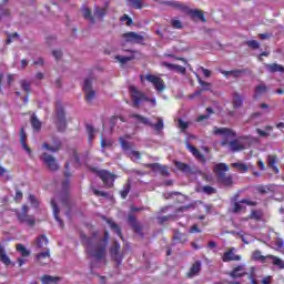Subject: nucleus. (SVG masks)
Masks as SVG:
<instances>
[{"instance_id":"nucleus-1","label":"nucleus","mask_w":284,"mask_h":284,"mask_svg":"<svg viewBox=\"0 0 284 284\" xmlns=\"http://www.w3.org/2000/svg\"><path fill=\"white\" fill-rule=\"evenodd\" d=\"M82 244L84 245L87 253L89 256L97 258V261H101L105 258L108 247V239L109 235L105 233V240L98 242L94 237H87L85 235H81Z\"/></svg>"},{"instance_id":"nucleus-2","label":"nucleus","mask_w":284,"mask_h":284,"mask_svg":"<svg viewBox=\"0 0 284 284\" xmlns=\"http://www.w3.org/2000/svg\"><path fill=\"white\" fill-rule=\"evenodd\" d=\"M129 119H136V121L139 123H142V125H149V128H153V130H155V132H161V130H163V128H165V125L163 124V119L159 118L158 122L154 124L150 121V119L141 115V114H136V113H132L129 115Z\"/></svg>"},{"instance_id":"nucleus-3","label":"nucleus","mask_w":284,"mask_h":284,"mask_svg":"<svg viewBox=\"0 0 284 284\" xmlns=\"http://www.w3.org/2000/svg\"><path fill=\"white\" fill-rule=\"evenodd\" d=\"M129 92L131 94L133 108H140L143 101H150V98H148L145 92L138 90L134 85L129 87Z\"/></svg>"},{"instance_id":"nucleus-4","label":"nucleus","mask_w":284,"mask_h":284,"mask_svg":"<svg viewBox=\"0 0 284 284\" xmlns=\"http://www.w3.org/2000/svg\"><path fill=\"white\" fill-rule=\"evenodd\" d=\"M55 114H57V129L58 132H65V128H68V123L65 122V110L61 102H57L55 105Z\"/></svg>"},{"instance_id":"nucleus-5","label":"nucleus","mask_w":284,"mask_h":284,"mask_svg":"<svg viewBox=\"0 0 284 284\" xmlns=\"http://www.w3.org/2000/svg\"><path fill=\"white\" fill-rule=\"evenodd\" d=\"M40 160L51 172H57V170L60 168L59 160L49 153H42Z\"/></svg>"},{"instance_id":"nucleus-6","label":"nucleus","mask_w":284,"mask_h":284,"mask_svg":"<svg viewBox=\"0 0 284 284\" xmlns=\"http://www.w3.org/2000/svg\"><path fill=\"white\" fill-rule=\"evenodd\" d=\"M43 150H47L48 152H51L52 154H57V152H61L62 148H63V142L61 141V139L53 136L51 144L48 142H44L42 144Z\"/></svg>"},{"instance_id":"nucleus-7","label":"nucleus","mask_w":284,"mask_h":284,"mask_svg":"<svg viewBox=\"0 0 284 284\" xmlns=\"http://www.w3.org/2000/svg\"><path fill=\"white\" fill-rule=\"evenodd\" d=\"M122 39H124L126 43H136L139 45H143V41H145V37L134 31L123 33Z\"/></svg>"},{"instance_id":"nucleus-8","label":"nucleus","mask_w":284,"mask_h":284,"mask_svg":"<svg viewBox=\"0 0 284 284\" xmlns=\"http://www.w3.org/2000/svg\"><path fill=\"white\" fill-rule=\"evenodd\" d=\"M145 79L149 83H152L156 92H163V90H165V81H163L161 77L149 73L145 75Z\"/></svg>"},{"instance_id":"nucleus-9","label":"nucleus","mask_w":284,"mask_h":284,"mask_svg":"<svg viewBox=\"0 0 284 284\" xmlns=\"http://www.w3.org/2000/svg\"><path fill=\"white\" fill-rule=\"evenodd\" d=\"M144 168H149L150 170H152L156 174H160L161 176H170V169L168 168V165H162L159 163H148L144 164Z\"/></svg>"},{"instance_id":"nucleus-10","label":"nucleus","mask_w":284,"mask_h":284,"mask_svg":"<svg viewBox=\"0 0 284 284\" xmlns=\"http://www.w3.org/2000/svg\"><path fill=\"white\" fill-rule=\"evenodd\" d=\"M175 169L179 170V172H182V174H194L196 172L195 165H190L187 163H183L181 161H174Z\"/></svg>"},{"instance_id":"nucleus-11","label":"nucleus","mask_w":284,"mask_h":284,"mask_svg":"<svg viewBox=\"0 0 284 284\" xmlns=\"http://www.w3.org/2000/svg\"><path fill=\"white\" fill-rule=\"evenodd\" d=\"M186 14H189V17L193 20V21H202V23H207V19H205V13L203 12V10H199V9H187L186 10Z\"/></svg>"},{"instance_id":"nucleus-12","label":"nucleus","mask_w":284,"mask_h":284,"mask_svg":"<svg viewBox=\"0 0 284 284\" xmlns=\"http://www.w3.org/2000/svg\"><path fill=\"white\" fill-rule=\"evenodd\" d=\"M89 170L99 176V179H116V174L108 170H99L97 166H90Z\"/></svg>"},{"instance_id":"nucleus-13","label":"nucleus","mask_w":284,"mask_h":284,"mask_svg":"<svg viewBox=\"0 0 284 284\" xmlns=\"http://www.w3.org/2000/svg\"><path fill=\"white\" fill-rule=\"evenodd\" d=\"M186 148L191 152V154H193L194 159H196L201 163H207V158H205V154L201 153V151L196 149V146L186 143Z\"/></svg>"},{"instance_id":"nucleus-14","label":"nucleus","mask_w":284,"mask_h":284,"mask_svg":"<svg viewBox=\"0 0 284 284\" xmlns=\"http://www.w3.org/2000/svg\"><path fill=\"white\" fill-rule=\"evenodd\" d=\"M28 134L26 133V128L20 129V144L23 148V150L29 154V156L32 159V149L28 146Z\"/></svg>"},{"instance_id":"nucleus-15","label":"nucleus","mask_w":284,"mask_h":284,"mask_svg":"<svg viewBox=\"0 0 284 284\" xmlns=\"http://www.w3.org/2000/svg\"><path fill=\"white\" fill-rule=\"evenodd\" d=\"M17 219L19 223H24L26 225H29V227H34V216L29 215L28 213H17Z\"/></svg>"},{"instance_id":"nucleus-16","label":"nucleus","mask_w":284,"mask_h":284,"mask_svg":"<svg viewBox=\"0 0 284 284\" xmlns=\"http://www.w3.org/2000/svg\"><path fill=\"white\" fill-rule=\"evenodd\" d=\"M236 252L235 247L229 248L222 256L224 263H230V261H241V255L234 254Z\"/></svg>"},{"instance_id":"nucleus-17","label":"nucleus","mask_w":284,"mask_h":284,"mask_svg":"<svg viewBox=\"0 0 284 284\" xmlns=\"http://www.w3.org/2000/svg\"><path fill=\"white\" fill-rule=\"evenodd\" d=\"M161 6H169L170 8H174L175 10H180L181 12H187L189 8L185 3L179 1H161Z\"/></svg>"},{"instance_id":"nucleus-18","label":"nucleus","mask_w":284,"mask_h":284,"mask_svg":"<svg viewBox=\"0 0 284 284\" xmlns=\"http://www.w3.org/2000/svg\"><path fill=\"white\" fill-rule=\"evenodd\" d=\"M213 172L216 174V176H220V179H225V172H230V165L225 163H217L213 168Z\"/></svg>"},{"instance_id":"nucleus-19","label":"nucleus","mask_w":284,"mask_h":284,"mask_svg":"<svg viewBox=\"0 0 284 284\" xmlns=\"http://www.w3.org/2000/svg\"><path fill=\"white\" fill-rule=\"evenodd\" d=\"M232 97H233V100H232L233 110H239V108H243L245 95L239 92H233Z\"/></svg>"},{"instance_id":"nucleus-20","label":"nucleus","mask_w":284,"mask_h":284,"mask_svg":"<svg viewBox=\"0 0 284 284\" xmlns=\"http://www.w3.org/2000/svg\"><path fill=\"white\" fill-rule=\"evenodd\" d=\"M213 134L219 135V136H236V132L232 129L227 128H217L214 126L213 129Z\"/></svg>"},{"instance_id":"nucleus-21","label":"nucleus","mask_w":284,"mask_h":284,"mask_svg":"<svg viewBox=\"0 0 284 284\" xmlns=\"http://www.w3.org/2000/svg\"><path fill=\"white\" fill-rule=\"evenodd\" d=\"M163 68H166L171 71H175L178 74H185L187 72V69L185 67L170 63V62H162Z\"/></svg>"},{"instance_id":"nucleus-22","label":"nucleus","mask_w":284,"mask_h":284,"mask_svg":"<svg viewBox=\"0 0 284 284\" xmlns=\"http://www.w3.org/2000/svg\"><path fill=\"white\" fill-rule=\"evenodd\" d=\"M221 74H224L226 79L230 77V74L233 75V79H239L241 74H247V69H235L231 71L220 70Z\"/></svg>"},{"instance_id":"nucleus-23","label":"nucleus","mask_w":284,"mask_h":284,"mask_svg":"<svg viewBox=\"0 0 284 284\" xmlns=\"http://www.w3.org/2000/svg\"><path fill=\"white\" fill-rule=\"evenodd\" d=\"M267 166L273 170L274 174H278L280 170L278 166H276V163H278V158L276 155H268L266 159Z\"/></svg>"},{"instance_id":"nucleus-24","label":"nucleus","mask_w":284,"mask_h":284,"mask_svg":"<svg viewBox=\"0 0 284 284\" xmlns=\"http://www.w3.org/2000/svg\"><path fill=\"white\" fill-rule=\"evenodd\" d=\"M201 272V261H196L187 272L186 276L187 278H194V276H199Z\"/></svg>"},{"instance_id":"nucleus-25","label":"nucleus","mask_w":284,"mask_h":284,"mask_svg":"<svg viewBox=\"0 0 284 284\" xmlns=\"http://www.w3.org/2000/svg\"><path fill=\"white\" fill-rule=\"evenodd\" d=\"M268 90H270V88H267V85H265V84L256 85L253 99H261V97H263V94L267 93Z\"/></svg>"},{"instance_id":"nucleus-26","label":"nucleus","mask_w":284,"mask_h":284,"mask_svg":"<svg viewBox=\"0 0 284 284\" xmlns=\"http://www.w3.org/2000/svg\"><path fill=\"white\" fill-rule=\"evenodd\" d=\"M97 129L92 124H87V133H88V143L89 145H92V141H94L97 134Z\"/></svg>"},{"instance_id":"nucleus-27","label":"nucleus","mask_w":284,"mask_h":284,"mask_svg":"<svg viewBox=\"0 0 284 284\" xmlns=\"http://www.w3.org/2000/svg\"><path fill=\"white\" fill-rule=\"evenodd\" d=\"M0 261L4 265H12V261H10V257L2 245H0Z\"/></svg>"},{"instance_id":"nucleus-28","label":"nucleus","mask_w":284,"mask_h":284,"mask_svg":"<svg viewBox=\"0 0 284 284\" xmlns=\"http://www.w3.org/2000/svg\"><path fill=\"white\" fill-rule=\"evenodd\" d=\"M251 221H255L258 223L260 221H263V211L262 210H252L248 214Z\"/></svg>"},{"instance_id":"nucleus-29","label":"nucleus","mask_w":284,"mask_h":284,"mask_svg":"<svg viewBox=\"0 0 284 284\" xmlns=\"http://www.w3.org/2000/svg\"><path fill=\"white\" fill-rule=\"evenodd\" d=\"M230 148H231L232 152H241V151L245 150V145H243V143L239 142V140H232L230 142Z\"/></svg>"},{"instance_id":"nucleus-30","label":"nucleus","mask_w":284,"mask_h":284,"mask_svg":"<svg viewBox=\"0 0 284 284\" xmlns=\"http://www.w3.org/2000/svg\"><path fill=\"white\" fill-rule=\"evenodd\" d=\"M41 283L42 284H50V283H59V281H61L60 277H57V276H52V275H43L41 278H40Z\"/></svg>"},{"instance_id":"nucleus-31","label":"nucleus","mask_w":284,"mask_h":284,"mask_svg":"<svg viewBox=\"0 0 284 284\" xmlns=\"http://www.w3.org/2000/svg\"><path fill=\"white\" fill-rule=\"evenodd\" d=\"M31 128L36 132H41L42 123L40 122L39 118L36 114L31 115Z\"/></svg>"},{"instance_id":"nucleus-32","label":"nucleus","mask_w":284,"mask_h":284,"mask_svg":"<svg viewBox=\"0 0 284 284\" xmlns=\"http://www.w3.org/2000/svg\"><path fill=\"white\" fill-rule=\"evenodd\" d=\"M232 278H241V276H245V268L243 266H237L231 272Z\"/></svg>"},{"instance_id":"nucleus-33","label":"nucleus","mask_w":284,"mask_h":284,"mask_svg":"<svg viewBox=\"0 0 284 284\" xmlns=\"http://www.w3.org/2000/svg\"><path fill=\"white\" fill-rule=\"evenodd\" d=\"M51 205L53 207V216L55 219V221H58V223L63 227V221H61V219L59 217V206L57 205V202L54 200H51Z\"/></svg>"},{"instance_id":"nucleus-34","label":"nucleus","mask_w":284,"mask_h":284,"mask_svg":"<svg viewBox=\"0 0 284 284\" xmlns=\"http://www.w3.org/2000/svg\"><path fill=\"white\" fill-rule=\"evenodd\" d=\"M231 165H232V168H235V170H237V172H242V173L248 172V170H250V165H247L245 163L235 162V163H232Z\"/></svg>"},{"instance_id":"nucleus-35","label":"nucleus","mask_w":284,"mask_h":284,"mask_svg":"<svg viewBox=\"0 0 284 284\" xmlns=\"http://www.w3.org/2000/svg\"><path fill=\"white\" fill-rule=\"evenodd\" d=\"M245 210H247V207L243 205V202L240 201L233 203V214H240V212H245Z\"/></svg>"},{"instance_id":"nucleus-36","label":"nucleus","mask_w":284,"mask_h":284,"mask_svg":"<svg viewBox=\"0 0 284 284\" xmlns=\"http://www.w3.org/2000/svg\"><path fill=\"white\" fill-rule=\"evenodd\" d=\"M16 250L17 252H19L21 254V256H23L24 258H27V256H30V251L23 245V244H17L16 245Z\"/></svg>"},{"instance_id":"nucleus-37","label":"nucleus","mask_w":284,"mask_h":284,"mask_svg":"<svg viewBox=\"0 0 284 284\" xmlns=\"http://www.w3.org/2000/svg\"><path fill=\"white\" fill-rule=\"evenodd\" d=\"M173 241H175V243H185L187 241V237H185V234L175 231L173 235Z\"/></svg>"},{"instance_id":"nucleus-38","label":"nucleus","mask_w":284,"mask_h":284,"mask_svg":"<svg viewBox=\"0 0 284 284\" xmlns=\"http://www.w3.org/2000/svg\"><path fill=\"white\" fill-rule=\"evenodd\" d=\"M38 261H40V265H45L47 263L43 262V258H50V250L45 248L44 252H41L37 255Z\"/></svg>"},{"instance_id":"nucleus-39","label":"nucleus","mask_w":284,"mask_h":284,"mask_svg":"<svg viewBox=\"0 0 284 284\" xmlns=\"http://www.w3.org/2000/svg\"><path fill=\"white\" fill-rule=\"evenodd\" d=\"M270 72H281L284 73V67L282 64L272 63L267 65Z\"/></svg>"},{"instance_id":"nucleus-40","label":"nucleus","mask_w":284,"mask_h":284,"mask_svg":"<svg viewBox=\"0 0 284 284\" xmlns=\"http://www.w3.org/2000/svg\"><path fill=\"white\" fill-rule=\"evenodd\" d=\"M37 245L40 250L45 248L48 246V237L45 235L38 237Z\"/></svg>"},{"instance_id":"nucleus-41","label":"nucleus","mask_w":284,"mask_h":284,"mask_svg":"<svg viewBox=\"0 0 284 284\" xmlns=\"http://www.w3.org/2000/svg\"><path fill=\"white\" fill-rule=\"evenodd\" d=\"M266 258H272L273 260V265H276L280 267V270H284V262L283 260L278 258L277 256L274 255H267Z\"/></svg>"},{"instance_id":"nucleus-42","label":"nucleus","mask_w":284,"mask_h":284,"mask_svg":"<svg viewBox=\"0 0 284 284\" xmlns=\"http://www.w3.org/2000/svg\"><path fill=\"white\" fill-rule=\"evenodd\" d=\"M94 97H97V92L94 90L84 91V99L87 103H92V101H94Z\"/></svg>"},{"instance_id":"nucleus-43","label":"nucleus","mask_w":284,"mask_h":284,"mask_svg":"<svg viewBox=\"0 0 284 284\" xmlns=\"http://www.w3.org/2000/svg\"><path fill=\"white\" fill-rule=\"evenodd\" d=\"M106 223L110 225L111 230H113L115 234L121 237V227H119V225L111 219L106 220Z\"/></svg>"},{"instance_id":"nucleus-44","label":"nucleus","mask_w":284,"mask_h":284,"mask_svg":"<svg viewBox=\"0 0 284 284\" xmlns=\"http://www.w3.org/2000/svg\"><path fill=\"white\" fill-rule=\"evenodd\" d=\"M206 112L207 114H202L200 116H197L196 121L197 123H201V121H207V119H210V114H214V110L212 108H206Z\"/></svg>"},{"instance_id":"nucleus-45","label":"nucleus","mask_w":284,"mask_h":284,"mask_svg":"<svg viewBox=\"0 0 284 284\" xmlns=\"http://www.w3.org/2000/svg\"><path fill=\"white\" fill-rule=\"evenodd\" d=\"M20 85H21L22 90L28 94V97H30V94H32V89L30 88V82H28L27 80H22V81H20Z\"/></svg>"},{"instance_id":"nucleus-46","label":"nucleus","mask_w":284,"mask_h":284,"mask_svg":"<svg viewBox=\"0 0 284 284\" xmlns=\"http://www.w3.org/2000/svg\"><path fill=\"white\" fill-rule=\"evenodd\" d=\"M121 250V245L116 242L113 243L111 250H110V254L113 258H116V256H119V251Z\"/></svg>"},{"instance_id":"nucleus-47","label":"nucleus","mask_w":284,"mask_h":284,"mask_svg":"<svg viewBox=\"0 0 284 284\" xmlns=\"http://www.w3.org/2000/svg\"><path fill=\"white\" fill-rule=\"evenodd\" d=\"M83 17L90 21V23H95L94 17H92V10H90V8L83 9Z\"/></svg>"},{"instance_id":"nucleus-48","label":"nucleus","mask_w":284,"mask_h":284,"mask_svg":"<svg viewBox=\"0 0 284 284\" xmlns=\"http://www.w3.org/2000/svg\"><path fill=\"white\" fill-rule=\"evenodd\" d=\"M273 248L281 251L284 247V242L283 239L276 237L273 242H272Z\"/></svg>"},{"instance_id":"nucleus-49","label":"nucleus","mask_w":284,"mask_h":284,"mask_svg":"<svg viewBox=\"0 0 284 284\" xmlns=\"http://www.w3.org/2000/svg\"><path fill=\"white\" fill-rule=\"evenodd\" d=\"M116 61L121 63L122 65H125L129 61H133L134 55L125 57V55H115Z\"/></svg>"},{"instance_id":"nucleus-50","label":"nucleus","mask_w":284,"mask_h":284,"mask_svg":"<svg viewBox=\"0 0 284 284\" xmlns=\"http://www.w3.org/2000/svg\"><path fill=\"white\" fill-rule=\"evenodd\" d=\"M128 222L134 227V230H139L140 227L139 222H136V216L134 214L132 213L129 214Z\"/></svg>"},{"instance_id":"nucleus-51","label":"nucleus","mask_w":284,"mask_h":284,"mask_svg":"<svg viewBox=\"0 0 284 284\" xmlns=\"http://www.w3.org/2000/svg\"><path fill=\"white\" fill-rule=\"evenodd\" d=\"M265 258H270V257L263 256V255L261 254V251H254V252L252 253V260H253V261H261V262L263 263V262H265Z\"/></svg>"},{"instance_id":"nucleus-52","label":"nucleus","mask_w":284,"mask_h":284,"mask_svg":"<svg viewBox=\"0 0 284 284\" xmlns=\"http://www.w3.org/2000/svg\"><path fill=\"white\" fill-rule=\"evenodd\" d=\"M129 1H131V6L135 10H143V8H145V4H143V0H129Z\"/></svg>"},{"instance_id":"nucleus-53","label":"nucleus","mask_w":284,"mask_h":284,"mask_svg":"<svg viewBox=\"0 0 284 284\" xmlns=\"http://www.w3.org/2000/svg\"><path fill=\"white\" fill-rule=\"evenodd\" d=\"M119 143H120L122 150H125V151L132 150V144L130 142L125 141V139L120 138Z\"/></svg>"},{"instance_id":"nucleus-54","label":"nucleus","mask_w":284,"mask_h":284,"mask_svg":"<svg viewBox=\"0 0 284 284\" xmlns=\"http://www.w3.org/2000/svg\"><path fill=\"white\" fill-rule=\"evenodd\" d=\"M217 183L221 187H230L234 182H232V179H219Z\"/></svg>"},{"instance_id":"nucleus-55","label":"nucleus","mask_w":284,"mask_h":284,"mask_svg":"<svg viewBox=\"0 0 284 284\" xmlns=\"http://www.w3.org/2000/svg\"><path fill=\"white\" fill-rule=\"evenodd\" d=\"M171 26L174 30H183V22H181V20L171 19Z\"/></svg>"},{"instance_id":"nucleus-56","label":"nucleus","mask_w":284,"mask_h":284,"mask_svg":"<svg viewBox=\"0 0 284 284\" xmlns=\"http://www.w3.org/2000/svg\"><path fill=\"white\" fill-rule=\"evenodd\" d=\"M199 83L200 85H202V91L210 92V90H212V83L203 81L201 79H199Z\"/></svg>"},{"instance_id":"nucleus-57","label":"nucleus","mask_w":284,"mask_h":284,"mask_svg":"<svg viewBox=\"0 0 284 284\" xmlns=\"http://www.w3.org/2000/svg\"><path fill=\"white\" fill-rule=\"evenodd\" d=\"M164 57L169 59H174V61H182V63L187 64V60L185 58L176 57L175 54H172V53H164Z\"/></svg>"},{"instance_id":"nucleus-58","label":"nucleus","mask_w":284,"mask_h":284,"mask_svg":"<svg viewBox=\"0 0 284 284\" xmlns=\"http://www.w3.org/2000/svg\"><path fill=\"white\" fill-rule=\"evenodd\" d=\"M164 57L169 59H174V61H182V63L187 64V60L185 58L176 57L175 54H172V53H164Z\"/></svg>"},{"instance_id":"nucleus-59","label":"nucleus","mask_w":284,"mask_h":284,"mask_svg":"<svg viewBox=\"0 0 284 284\" xmlns=\"http://www.w3.org/2000/svg\"><path fill=\"white\" fill-rule=\"evenodd\" d=\"M3 17H10V9L6 8L3 3L0 4V19Z\"/></svg>"},{"instance_id":"nucleus-60","label":"nucleus","mask_w":284,"mask_h":284,"mask_svg":"<svg viewBox=\"0 0 284 284\" xmlns=\"http://www.w3.org/2000/svg\"><path fill=\"white\" fill-rule=\"evenodd\" d=\"M178 125L182 132H185V130H187V128H190V123L183 121V119L178 120Z\"/></svg>"},{"instance_id":"nucleus-61","label":"nucleus","mask_w":284,"mask_h":284,"mask_svg":"<svg viewBox=\"0 0 284 284\" xmlns=\"http://www.w3.org/2000/svg\"><path fill=\"white\" fill-rule=\"evenodd\" d=\"M71 152L75 165H81V158L79 156V152L77 151V149H72Z\"/></svg>"},{"instance_id":"nucleus-62","label":"nucleus","mask_w":284,"mask_h":284,"mask_svg":"<svg viewBox=\"0 0 284 284\" xmlns=\"http://www.w3.org/2000/svg\"><path fill=\"white\" fill-rule=\"evenodd\" d=\"M94 14L95 17L103 18L105 17V14H108V11L105 10V8H95Z\"/></svg>"},{"instance_id":"nucleus-63","label":"nucleus","mask_w":284,"mask_h":284,"mask_svg":"<svg viewBox=\"0 0 284 284\" xmlns=\"http://www.w3.org/2000/svg\"><path fill=\"white\" fill-rule=\"evenodd\" d=\"M83 92L92 90V79H85L83 84Z\"/></svg>"},{"instance_id":"nucleus-64","label":"nucleus","mask_w":284,"mask_h":284,"mask_svg":"<svg viewBox=\"0 0 284 284\" xmlns=\"http://www.w3.org/2000/svg\"><path fill=\"white\" fill-rule=\"evenodd\" d=\"M120 21H126V26H133L134 20H132V18H130V16H128L126 13H124L121 18Z\"/></svg>"}]
</instances>
